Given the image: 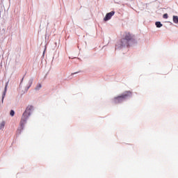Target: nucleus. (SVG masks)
Wrapping results in <instances>:
<instances>
[{
  "label": "nucleus",
  "instance_id": "7ed1b4c3",
  "mask_svg": "<svg viewBox=\"0 0 178 178\" xmlns=\"http://www.w3.org/2000/svg\"><path fill=\"white\" fill-rule=\"evenodd\" d=\"M129 42H128L127 40V39L123 38L122 39L120 40L119 43L118 44H116L115 47H116V48H123V47H129Z\"/></svg>",
  "mask_w": 178,
  "mask_h": 178
},
{
  "label": "nucleus",
  "instance_id": "ddd939ff",
  "mask_svg": "<svg viewBox=\"0 0 178 178\" xmlns=\"http://www.w3.org/2000/svg\"><path fill=\"white\" fill-rule=\"evenodd\" d=\"M31 84H33V81L30 82V86H29V88H30V87L31 86Z\"/></svg>",
  "mask_w": 178,
  "mask_h": 178
},
{
  "label": "nucleus",
  "instance_id": "39448f33",
  "mask_svg": "<svg viewBox=\"0 0 178 178\" xmlns=\"http://www.w3.org/2000/svg\"><path fill=\"white\" fill-rule=\"evenodd\" d=\"M115 15V11H111L106 15V17H104V22H108V20H110V19Z\"/></svg>",
  "mask_w": 178,
  "mask_h": 178
},
{
  "label": "nucleus",
  "instance_id": "423d86ee",
  "mask_svg": "<svg viewBox=\"0 0 178 178\" xmlns=\"http://www.w3.org/2000/svg\"><path fill=\"white\" fill-rule=\"evenodd\" d=\"M173 22H174V23H175V24H177V23H178V17L177 16H176V15L173 16Z\"/></svg>",
  "mask_w": 178,
  "mask_h": 178
},
{
  "label": "nucleus",
  "instance_id": "9b49d317",
  "mask_svg": "<svg viewBox=\"0 0 178 178\" xmlns=\"http://www.w3.org/2000/svg\"><path fill=\"white\" fill-rule=\"evenodd\" d=\"M8 88V83L6 84V87H5V90H4V92H3V95H5L6 94V90Z\"/></svg>",
  "mask_w": 178,
  "mask_h": 178
},
{
  "label": "nucleus",
  "instance_id": "f03ea898",
  "mask_svg": "<svg viewBox=\"0 0 178 178\" xmlns=\"http://www.w3.org/2000/svg\"><path fill=\"white\" fill-rule=\"evenodd\" d=\"M132 92L131 91H126L121 95L114 97L113 102L114 104H121V102H123L124 99H127L129 97H131Z\"/></svg>",
  "mask_w": 178,
  "mask_h": 178
},
{
  "label": "nucleus",
  "instance_id": "1a4fd4ad",
  "mask_svg": "<svg viewBox=\"0 0 178 178\" xmlns=\"http://www.w3.org/2000/svg\"><path fill=\"white\" fill-rule=\"evenodd\" d=\"M41 87H42L41 83H38L37 86L35 88V90H40V88H41Z\"/></svg>",
  "mask_w": 178,
  "mask_h": 178
},
{
  "label": "nucleus",
  "instance_id": "20e7f679",
  "mask_svg": "<svg viewBox=\"0 0 178 178\" xmlns=\"http://www.w3.org/2000/svg\"><path fill=\"white\" fill-rule=\"evenodd\" d=\"M124 38L130 42V41H133L134 40V35L130 33V32H125Z\"/></svg>",
  "mask_w": 178,
  "mask_h": 178
},
{
  "label": "nucleus",
  "instance_id": "4468645a",
  "mask_svg": "<svg viewBox=\"0 0 178 178\" xmlns=\"http://www.w3.org/2000/svg\"><path fill=\"white\" fill-rule=\"evenodd\" d=\"M77 74V72H74V74Z\"/></svg>",
  "mask_w": 178,
  "mask_h": 178
},
{
  "label": "nucleus",
  "instance_id": "6e6552de",
  "mask_svg": "<svg viewBox=\"0 0 178 178\" xmlns=\"http://www.w3.org/2000/svg\"><path fill=\"white\" fill-rule=\"evenodd\" d=\"M3 127H5V121H3V122L0 124V129H3Z\"/></svg>",
  "mask_w": 178,
  "mask_h": 178
},
{
  "label": "nucleus",
  "instance_id": "f8f14e48",
  "mask_svg": "<svg viewBox=\"0 0 178 178\" xmlns=\"http://www.w3.org/2000/svg\"><path fill=\"white\" fill-rule=\"evenodd\" d=\"M163 19H168V14H164L163 15Z\"/></svg>",
  "mask_w": 178,
  "mask_h": 178
},
{
  "label": "nucleus",
  "instance_id": "f257e3e1",
  "mask_svg": "<svg viewBox=\"0 0 178 178\" xmlns=\"http://www.w3.org/2000/svg\"><path fill=\"white\" fill-rule=\"evenodd\" d=\"M34 110V107L33 106H28L24 113H23L21 121L19 122V127L17 130V134H22V131H23L24 129V124L27 123V119L30 115H31V111Z\"/></svg>",
  "mask_w": 178,
  "mask_h": 178
},
{
  "label": "nucleus",
  "instance_id": "9d476101",
  "mask_svg": "<svg viewBox=\"0 0 178 178\" xmlns=\"http://www.w3.org/2000/svg\"><path fill=\"white\" fill-rule=\"evenodd\" d=\"M10 116H15V111L11 110L10 112Z\"/></svg>",
  "mask_w": 178,
  "mask_h": 178
},
{
  "label": "nucleus",
  "instance_id": "0eeeda50",
  "mask_svg": "<svg viewBox=\"0 0 178 178\" xmlns=\"http://www.w3.org/2000/svg\"><path fill=\"white\" fill-rule=\"evenodd\" d=\"M156 26L158 28H161V27H162V24L161 23V22H156Z\"/></svg>",
  "mask_w": 178,
  "mask_h": 178
}]
</instances>
